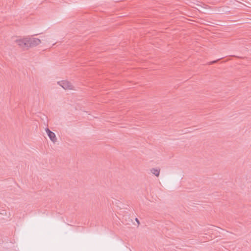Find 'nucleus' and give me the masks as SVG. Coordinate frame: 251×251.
Here are the masks:
<instances>
[{
    "label": "nucleus",
    "mask_w": 251,
    "mask_h": 251,
    "mask_svg": "<svg viewBox=\"0 0 251 251\" xmlns=\"http://www.w3.org/2000/svg\"><path fill=\"white\" fill-rule=\"evenodd\" d=\"M151 173L156 176H158L160 174V169L152 168L151 170Z\"/></svg>",
    "instance_id": "5"
},
{
    "label": "nucleus",
    "mask_w": 251,
    "mask_h": 251,
    "mask_svg": "<svg viewBox=\"0 0 251 251\" xmlns=\"http://www.w3.org/2000/svg\"><path fill=\"white\" fill-rule=\"evenodd\" d=\"M45 130L50 140L54 143L56 142L57 138L54 133L50 131L48 128H46Z\"/></svg>",
    "instance_id": "4"
},
{
    "label": "nucleus",
    "mask_w": 251,
    "mask_h": 251,
    "mask_svg": "<svg viewBox=\"0 0 251 251\" xmlns=\"http://www.w3.org/2000/svg\"><path fill=\"white\" fill-rule=\"evenodd\" d=\"M28 49L34 47L41 43V40L38 38H30L28 37Z\"/></svg>",
    "instance_id": "2"
},
{
    "label": "nucleus",
    "mask_w": 251,
    "mask_h": 251,
    "mask_svg": "<svg viewBox=\"0 0 251 251\" xmlns=\"http://www.w3.org/2000/svg\"><path fill=\"white\" fill-rule=\"evenodd\" d=\"M0 214H2V215L6 214L5 211V210H3L1 213H0Z\"/></svg>",
    "instance_id": "7"
},
{
    "label": "nucleus",
    "mask_w": 251,
    "mask_h": 251,
    "mask_svg": "<svg viewBox=\"0 0 251 251\" xmlns=\"http://www.w3.org/2000/svg\"><path fill=\"white\" fill-rule=\"evenodd\" d=\"M58 84L64 89L72 90L74 88L73 85L70 82L66 80L58 81Z\"/></svg>",
    "instance_id": "3"
},
{
    "label": "nucleus",
    "mask_w": 251,
    "mask_h": 251,
    "mask_svg": "<svg viewBox=\"0 0 251 251\" xmlns=\"http://www.w3.org/2000/svg\"><path fill=\"white\" fill-rule=\"evenodd\" d=\"M135 220H136V221L137 222L138 225H139V224H140V222H139V220H138L137 218H136V219H135Z\"/></svg>",
    "instance_id": "8"
},
{
    "label": "nucleus",
    "mask_w": 251,
    "mask_h": 251,
    "mask_svg": "<svg viewBox=\"0 0 251 251\" xmlns=\"http://www.w3.org/2000/svg\"><path fill=\"white\" fill-rule=\"evenodd\" d=\"M48 38H47V36H44V37H43L42 40L45 41H48Z\"/></svg>",
    "instance_id": "6"
},
{
    "label": "nucleus",
    "mask_w": 251,
    "mask_h": 251,
    "mask_svg": "<svg viewBox=\"0 0 251 251\" xmlns=\"http://www.w3.org/2000/svg\"><path fill=\"white\" fill-rule=\"evenodd\" d=\"M28 37L24 38H18L14 41L16 43L19 48L22 49H28Z\"/></svg>",
    "instance_id": "1"
}]
</instances>
